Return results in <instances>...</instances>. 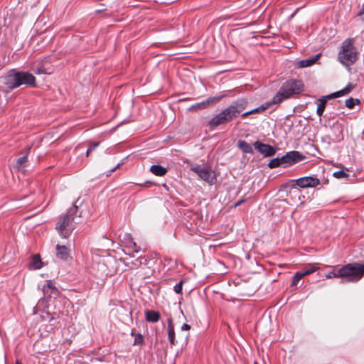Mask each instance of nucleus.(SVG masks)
<instances>
[{"label":"nucleus","instance_id":"1","mask_svg":"<svg viewBox=\"0 0 364 364\" xmlns=\"http://www.w3.org/2000/svg\"><path fill=\"white\" fill-rule=\"evenodd\" d=\"M248 101L246 99H239L232 102L229 106L215 115L208 122L210 129L227 124L240 115L247 107Z\"/></svg>","mask_w":364,"mask_h":364},{"label":"nucleus","instance_id":"2","mask_svg":"<svg viewBox=\"0 0 364 364\" xmlns=\"http://www.w3.org/2000/svg\"><path fill=\"white\" fill-rule=\"evenodd\" d=\"M364 276V264L349 263L339 269H333L326 275V278H341L343 282H358Z\"/></svg>","mask_w":364,"mask_h":364},{"label":"nucleus","instance_id":"3","mask_svg":"<svg viewBox=\"0 0 364 364\" xmlns=\"http://www.w3.org/2000/svg\"><path fill=\"white\" fill-rule=\"evenodd\" d=\"M304 90V84L299 80L290 79L284 82L278 92L273 97L272 103L281 104L284 100L291 98Z\"/></svg>","mask_w":364,"mask_h":364},{"label":"nucleus","instance_id":"4","mask_svg":"<svg viewBox=\"0 0 364 364\" xmlns=\"http://www.w3.org/2000/svg\"><path fill=\"white\" fill-rule=\"evenodd\" d=\"M78 210L75 203L69 208L67 212L58 217L55 229L58 234L64 238L68 237L74 230L73 221Z\"/></svg>","mask_w":364,"mask_h":364},{"label":"nucleus","instance_id":"5","mask_svg":"<svg viewBox=\"0 0 364 364\" xmlns=\"http://www.w3.org/2000/svg\"><path fill=\"white\" fill-rule=\"evenodd\" d=\"M358 54L359 53L354 46V40L348 38L341 46L338 53V60L342 65L350 67L357 61Z\"/></svg>","mask_w":364,"mask_h":364},{"label":"nucleus","instance_id":"6","mask_svg":"<svg viewBox=\"0 0 364 364\" xmlns=\"http://www.w3.org/2000/svg\"><path fill=\"white\" fill-rule=\"evenodd\" d=\"M191 171L196 173L202 180L209 185H213L217 181V177L213 171L204 166L193 164L191 167Z\"/></svg>","mask_w":364,"mask_h":364},{"label":"nucleus","instance_id":"7","mask_svg":"<svg viewBox=\"0 0 364 364\" xmlns=\"http://www.w3.org/2000/svg\"><path fill=\"white\" fill-rule=\"evenodd\" d=\"M354 88V85H352L351 82H349L343 89L332 93L324 98L319 100V103L317 107L316 113L319 117H321L325 110L326 105V98L333 99L338 97H341L346 95H348L351 92V90Z\"/></svg>","mask_w":364,"mask_h":364},{"label":"nucleus","instance_id":"8","mask_svg":"<svg viewBox=\"0 0 364 364\" xmlns=\"http://www.w3.org/2000/svg\"><path fill=\"white\" fill-rule=\"evenodd\" d=\"M225 96H226V95H222L215 96V97H209L205 100H204L201 102H198V103L193 105L190 107V110L198 111V110L205 109L211 105H214L217 104Z\"/></svg>","mask_w":364,"mask_h":364},{"label":"nucleus","instance_id":"9","mask_svg":"<svg viewBox=\"0 0 364 364\" xmlns=\"http://www.w3.org/2000/svg\"><path fill=\"white\" fill-rule=\"evenodd\" d=\"M20 80L17 71L11 70L4 77V85L10 90H14L21 86Z\"/></svg>","mask_w":364,"mask_h":364},{"label":"nucleus","instance_id":"10","mask_svg":"<svg viewBox=\"0 0 364 364\" xmlns=\"http://www.w3.org/2000/svg\"><path fill=\"white\" fill-rule=\"evenodd\" d=\"M134 257H130L127 255V257L121 259L122 261L127 266L129 269H138L142 264H146L147 259L145 257L139 256L136 259H132Z\"/></svg>","mask_w":364,"mask_h":364},{"label":"nucleus","instance_id":"11","mask_svg":"<svg viewBox=\"0 0 364 364\" xmlns=\"http://www.w3.org/2000/svg\"><path fill=\"white\" fill-rule=\"evenodd\" d=\"M253 146L261 154L267 157L272 156L276 153V149L273 146L259 141H255Z\"/></svg>","mask_w":364,"mask_h":364},{"label":"nucleus","instance_id":"12","mask_svg":"<svg viewBox=\"0 0 364 364\" xmlns=\"http://www.w3.org/2000/svg\"><path fill=\"white\" fill-rule=\"evenodd\" d=\"M21 85H25L30 87H36V77L31 73L24 71H17Z\"/></svg>","mask_w":364,"mask_h":364},{"label":"nucleus","instance_id":"13","mask_svg":"<svg viewBox=\"0 0 364 364\" xmlns=\"http://www.w3.org/2000/svg\"><path fill=\"white\" fill-rule=\"evenodd\" d=\"M296 183L301 188L316 187L320 183V181L316 177L305 176L297 179Z\"/></svg>","mask_w":364,"mask_h":364},{"label":"nucleus","instance_id":"14","mask_svg":"<svg viewBox=\"0 0 364 364\" xmlns=\"http://www.w3.org/2000/svg\"><path fill=\"white\" fill-rule=\"evenodd\" d=\"M125 237H129L130 240V245H125V248L127 250H124L126 255L129 256L130 257H134L135 253H139L141 249L140 247L137 245V244L133 240L132 237L129 234H125Z\"/></svg>","mask_w":364,"mask_h":364},{"label":"nucleus","instance_id":"15","mask_svg":"<svg viewBox=\"0 0 364 364\" xmlns=\"http://www.w3.org/2000/svg\"><path fill=\"white\" fill-rule=\"evenodd\" d=\"M167 334L168 340L171 346H176L178 342L176 340V334L173 318L169 317L167 320Z\"/></svg>","mask_w":364,"mask_h":364},{"label":"nucleus","instance_id":"16","mask_svg":"<svg viewBox=\"0 0 364 364\" xmlns=\"http://www.w3.org/2000/svg\"><path fill=\"white\" fill-rule=\"evenodd\" d=\"M289 166L294 164L299 161H302L304 159V156L297 151H291L286 154Z\"/></svg>","mask_w":364,"mask_h":364},{"label":"nucleus","instance_id":"17","mask_svg":"<svg viewBox=\"0 0 364 364\" xmlns=\"http://www.w3.org/2000/svg\"><path fill=\"white\" fill-rule=\"evenodd\" d=\"M70 255V250L65 245H56V257L60 259L66 260Z\"/></svg>","mask_w":364,"mask_h":364},{"label":"nucleus","instance_id":"18","mask_svg":"<svg viewBox=\"0 0 364 364\" xmlns=\"http://www.w3.org/2000/svg\"><path fill=\"white\" fill-rule=\"evenodd\" d=\"M31 149V146H28L26 149V154L18 158L16 161V165L14 166L15 168L18 169L24 168L26 167V164L28 161V156L30 152V150Z\"/></svg>","mask_w":364,"mask_h":364},{"label":"nucleus","instance_id":"19","mask_svg":"<svg viewBox=\"0 0 364 364\" xmlns=\"http://www.w3.org/2000/svg\"><path fill=\"white\" fill-rule=\"evenodd\" d=\"M145 318L148 322L156 323L160 319V314L153 310H147L145 311Z\"/></svg>","mask_w":364,"mask_h":364},{"label":"nucleus","instance_id":"20","mask_svg":"<svg viewBox=\"0 0 364 364\" xmlns=\"http://www.w3.org/2000/svg\"><path fill=\"white\" fill-rule=\"evenodd\" d=\"M320 55H321V54H317L316 56H314L312 58L301 60L297 63V67L298 68H306V67L311 66L318 60Z\"/></svg>","mask_w":364,"mask_h":364},{"label":"nucleus","instance_id":"21","mask_svg":"<svg viewBox=\"0 0 364 364\" xmlns=\"http://www.w3.org/2000/svg\"><path fill=\"white\" fill-rule=\"evenodd\" d=\"M237 147L245 154H253L252 146L244 140L237 141Z\"/></svg>","mask_w":364,"mask_h":364},{"label":"nucleus","instance_id":"22","mask_svg":"<svg viewBox=\"0 0 364 364\" xmlns=\"http://www.w3.org/2000/svg\"><path fill=\"white\" fill-rule=\"evenodd\" d=\"M150 171L157 176H164L167 173V169L161 165H153L150 167Z\"/></svg>","mask_w":364,"mask_h":364},{"label":"nucleus","instance_id":"23","mask_svg":"<svg viewBox=\"0 0 364 364\" xmlns=\"http://www.w3.org/2000/svg\"><path fill=\"white\" fill-rule=\"evenodd\" d=\"M272 105H274V104L272 103V100L271 102L262 104L261 106H259L255 109L250 110V112L251 113V114L261 113V112L265 111L266 109H267Z\"/></svg>","mask_w":364,"mask_h":364},{"label":"nucleus","instance_id":"24","mask_svg":"<svg viewBox=\"0 0 364 364\" xmlns=\"http://www.w3.org/2000/svg\"><path fill=\"white\" fill-rule=\"evenodd\" d=\"M53 291H57V289L53 285L51 281H48L47 284L43 287V294L50 296Z\"/></svg>","mask_w":364,"mask_h":364},{"label":"nucleus","instance_id":"25","mask_svg":"<svg viewBox=\"0 0 364 364\" xmlns=\"http://www.w3.org/2000/svg\"><path fill=\"white\" fill-rule=\"evenodd\" d=\"M318 269L319 267L316 264H309L303 269L302 272H304V275L306 276L314 273Z\"/></svg>","mask_w":364,"mask_h":364},{"label":"nucleus","instance_id":"26","mask_svg":"<svg viewBox=\"0 0 364 364\" xmlns=\"http://www.w3.org/2000/svg\"><path fill=\"white\" fill-rule=\"evenodd\" d=\"M36 74H51L52 70L50 68H46L44 65L38 66L34 68Z\"/></svg>","mask_w":364,"mask_h":364},{"label":"nucleus","instance_id":"27","mask_svg":"<svg viewBox=\"0 0 364 364\" xmlns=\"http://www.w3.org/2000/svg\"><path fill=\"white\" fill-rule=\"evenodd\" d=\"M305 277L304 272L302 271L296 272L292 279V286H295L298 284V282L304 277Z\"/></svg>","mask_w":364,"mask_h":364},{"label":"nucleus","instance_id":"28","mask_svg":"<svg viewBox=\"0 0 364 364\" xmlns=\"http://www.w3.org/2000/svg\"><path fill=\"white\" fill-rule=\"evenodd\" d=\"M32 266L35 269H38L41 268V259L39 255H36L33 256Z\"/></svg>","mask_w":364,"mask_h":364},{"label":"nucleus","instance_id":"29","mask_svg":"<svg viewBox=\"0 0 364 364\" xmlns=\"http://www.w3.org/2000/svg\"><path fill=\"white\" fill-rule=\"evenodd\" d=\"M359 102V100L350 97L346 100V106L349 109H352L354 107L355 103L358 104Z\"/></svg>","mask_w":364,"mask_h":364},{"label":"nucleus","instance_id":"30","mask_svg":"<svg viewBox=\"0 0 364 364\" xmlns=\"http://www.w3.org/2000/svg\"><path fill=\"white\" fill-rule=\"evenodd\" d=\"M270 168H277L281 166L279 157L272 159L268 164Z\"/></svg>","mask_w":364,"mask_h":364},{"label":"nucleus","instance_id":"31","mask_svg":"<svg viewBox=\"0 0 364 364\" xmlns=\"http://www.w3.org/2000/svg\"><path fill=\"white\" fill-rule=\"evenodd\" d=\"M333 176L336 178H348L349 175L346 173L344 171H338L333 173Z\"/></svg>","mask_w":364,"mask_h":364},{"label":"nucleus","instance_id":"32","mask_svg":"<svg viewBox=\"0 0 364 364\" xmlns=\"http://www.w3.org/2000/svg\"><path fill=\"white\" fill-rule=\"evenodd\" d=\"M144 342V338L141 333H137L135 336L134 345H141Z\"/></svg>","mask_w":364,"mask_h":364},{"label":"nucleus","instance_id":"33","mask_svg":"<svg viewBox=\"0 0 364 364\" xmlns=\"http://www.w3.org/2000/svg\"><path fill=\"white\" fill-rule=\"evenodd\" d=\"M182 285H183V280H181L178 284H176L174 287V291L176 294H182Z\"/></svg>","mask_w":364,"mask_h":364},{"label":"nucleus","instance_id":"34","mask_svg":"<svg viewBox=\"0 0 364 364\" xmlns=\"http://www.w3.org/2000/svg\"><path fill=\"white\" fill-rule=\"evenodd\" d=\"M99 146V142L92 143L88 147L87 151H86V156H88L95 149Z\"/></svg>","mask_w":364,"mask_h":364},{"label":"nucleus","instance_id":"35","mask_svg":"<svg viewBox=\"0 0 364 364\" xmlns=\"http://www.w3.org/2000/svg\"><path fill=\"white\" fill-rule=\"evenodd\" d=\"M97 267L102 271L101 275H103L104 274H107V267L104 262H99L97 264Z\"/></svg>","mask_w":364,"mask_h":364},{"label":"nucleus","instance_id":"36","mask_svg":"<svg viewBox=\"0 0 364 364\" xmlns=\"http://www.w3.org/2000/svg\"><path fill=\"white\" fill-rule=\"evenodd\" d=\"M281 166H283L284 167L289 166L288 161L287 159L286 155H284L283 156L279 158Z\"/></svg>","mask_w":364,"mask_h":364},{"label":"nucleus","instance_id":"37","mask_svg":"<svg viewBox=\"0 0 364 364\" xmlns=\"http://www.w3.org/2000/svg\"><path fill=\"white\" fill-rule=\"evenodd\" d=\"M123 164V162L119 163L116 166H114L113 168L110 169L109 171V173L107 174V176H110L111 173L114 172L115 170L119 168Z\"/></svg>","mask_w":364,"mask_h":364},{"label":"nucleus","instance_id":"38","mask_svg":"<svg viewBox=\"0 0 364 364\" xmlns=\"http://www.w3.org/2000/svg\"><path fill=\"white\" fill-rule=\"evenodd\" d=\"M181 331H189L191 329V326L186 323H184L181 328Z\"/></svg>","mask_w":364,"mask_h":364},{"label":"nucleus","instance_id":"39","mask_svg":"<svg viewBox=\"0 0 364 364\" xmlns=\"http://www.w3.org/2000/svg\"><path fill=\"white\" fill-rule=\"evenodd\" d=\"M241 113H242V114H241V117H242V118H245V117H247L248 115H250V114H251V113L250 112V111H247V112H242Z\"/></svg>","mask_w":364,"mask_h":364},{"label":"nucleus","instance_id":"40","mask_svg":"<svg viewBox=\"0 0 364 364\" xmlns=\"http://www.w3.org/2000/svg\"><path fill=\"white\" fill-rule=\"evenodd\" d=\"M124 245H130V240L129 239V237H125V235H124Z\"/></svg>","mask_w":364,"mask_h":364},{"label":"nucleus","instance_id":"41","mask_svg":"<svg viewBox=\"0 0 364 364\" xmlns=\"http://www.w3.org/2000/svg\"><path fill=\"white\" fill-rule=\"evenodd\" d=\"M363 14H364V2H363V4L362 6V9L360 10V11L358 13V16H362Z\"/></svg>","mask_w":364,"mask_h":364},{"label":"nucleus","instance_id":"42","mask_svg":"<svg viewBox=\"0 0 364 364\" xmlns=\"http://www.w3.org/2000/svg\"><path fill=\"white\" fill-rule=\"evenodd\" d=\"M245 200H238L235 204V207H237L239 205H240Z\"/></svg>","mask_w":364,"mask_h":364},{"label":"nucleus","instance_id":"43","mask_svg":"<svg viewBox=\"0 0 364 364\" xmlns=\"http://www.w3.org/2000/svg\"><path fill=\"white\" fill-rule=\"evenodd\" d=\"M189 334L187 333L186 335L184 336V338H187L188 337Z\"/></svg>","mask_w":364,"mask_h":364},{"label":"nucleus","instance_id":"44","mask_svg":"<svg viewBox=\"0 0 364 364\" xmlns=\"http://www.w3.org/2000/svg\"><path fill=\"white\" fill-rule=\"evenodd\" d=\"M151 183V182H150V181H146L145 182V183H146H146Z\"/></svg>","mask_w":364,"mask_h":364},{"label":"nucleus","instance_id":"45","mask_svg":"<svg viewBox=\"0 0 364 364\" xmlns=\"http://www.w3.org/2000/svg\"><path fill=\"white\" fill-rule=\"evenodd\" d=\"M15 364H21L18 361H16Z\"/></svg>","mask_w":364,"mask_h":364},{"label":"nucleus","instance_id":"46","mask_svg":"<svg viewBox=\"0 0 364 364\" xmlns=\"http://www.w3.org/2000/svg\"><path fill=\"white\" fill-rule=\"evenodd\" d=\"M254 364H258V363H257V362H256V361H255V362L254 363Z\"/></svg>","mask_w":364,"mask_h":364}]
</instances>
